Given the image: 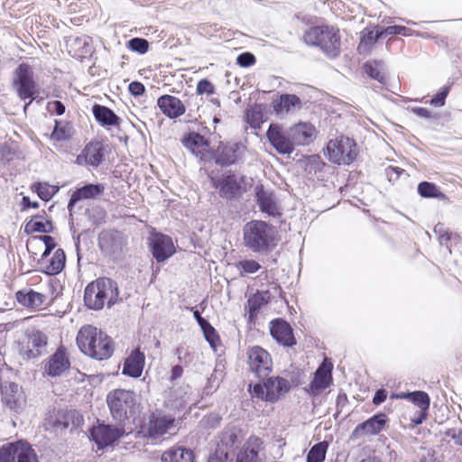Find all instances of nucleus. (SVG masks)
<instances>
[{
	"mask_svg": "<svg viewBox=\"0 0 462 462\" xmlns=\"http://www.w3.org/2000/svg\"><path fill=\"white\" fill-rule=\"evenodd\" d=\"M244 438L239 429L228 427L221 433L214 454L208 462H259L258 452L263 441L257 437H251L248 447L236 454Z\"/></svg>",
	"mask_w": 462,
	"mask_h": 462,
	"instance_id": "f257e3e1",
	"label": "nucleus"
},
{
	"mask_svg": "<svg viewBox=\"0 0 462 462\" xmlns=\"http://www.w3.org/2000/svg\"><path fill=\"white\" fill-rule=\"evenodd\" d=\"M243 243L254 254H267L277 245L276 228L263 220H251L244 226Z\"/></svg>",
	"mask_w": 462,
	"mask_h": 462,
	"instance_id": "f03ea898",
	"label": "nucleus"
},
{
	"mask_svg": "<svg viewBox=\"0 0 462 462\" xmlns=\"http://www.w3.org/2000/svg\"><path fill=\"white\" fill-rule=\"evenodd\" d=\"M77 344L81 352L97 360L107 359L114 353L112 338L91 325L84 326L79 329Z\"/></svg>",
	"mask_w": 462,
	"mask_h": 462,
	"instance_id": "7ed1b4c3",
	"label": "nucleus"
},
{
	"mask_svg": "<svg viewBox=\"0 0 462 462\" xmlns=\"http://www.w3.org/2000/svg\"><path fill=\"white\" fill-rule=\"evenodd\" d=\"M307 45L319 47L330 59L340 54L341 38L339 30L333 26L319 25L309 28L303 34Z\"/></svg>",
	"mask_w": 462,
	"mask_h": 462,
	"instance_id": "20e7f679",
	"label": "nucleus"
},
{
	"mask_svg": "<svg viewBox=\"0 0 462 462\" xmlns=\"http://www.w3.org/2000/svg\"><path fill=\"white\" fill-rule=\"evenodd\" d=\"M118 298V288L110 278L102 277L87 285L84 292L85 305L91 310H98L113 306Z\"/></svg>",
	"mask_w": 462,
	"mask_h": 462,
	"instance_id": "39448f33",
	"label": "nucleus"
},
{
	"mask_svg": "<svg viewBox=\"0 0 462 462\" xmlns=\"http://www.w3.org/2000/svg\"><path fill=\"white\" fill-rule=\"evenodd\" d=\"M133 391L125 389H116L108 393L106 402L110 410L112 418L123 422L134 412L136 399Z\"/></svg>",
	"mask_w": 462,
	"mask_h": 462,
	"instance_id": "423d86ee",
	"label": "nucleus"
},
{
	"mask_svg": "<svg viewBox=\"0 0 462 462\" xmlns=\"http://www.w3.org/2000/svg\"><path fill=\"white\" fill-rule=\"evenodd\" d=\"M13 85L20 99H31L23 106V111L26 113L32 101L35 99L38 95L37 83L33 79V69L29 64L21 63L16 68Z\"/></svg>",
	"mask_w": 462,
	"mask_h": 462,
	"instance_id": "0eeeda50",
	"label": "nucleus"
},
{
	"mask_svg": "<svg viewBox=\"0 0 462 462\" xmlns=\"http://www.w3.org/2000/svg\"><path fill=\"white\" fill-rule=\"evenodd\" d=\"M291 389V384L288 380L276 376L268 377L263 385L260 383L249 385V390L253 396L257 397L263 401L275 402L282 396L287 393Z\"/></svg>",
	"mask_w": 462,
	"mask_h": 462,
	"instance_id": "6e6552de",
	"label": "nucleus"
},
{
	"mask_svg": "<svg viewBox=\"0 0 462 462\" xmlns=\"http://www.w3.org/2000/svg\"><path fill=\"white\" fill-rule=\"evenodd\" d=\"M328 160L338 165H349L357 156L356 143L349 137L341 136L339 139L330 140L327 144Z\"/></svg>",
	"mask_w": 462,
	"mask_h": 462,
	"instance_id": "1a4fd4ad",
	"label": "nucleus"
},
{
	"mask_svg": "<svg viewBox=\"0 0 462 462\" xmlns=\"http://www.w3.org/2000/svg\"><path fill=\"white\" fill-rule=\"evenodd\" d=\"M0 462H38L32 446L23 440L0 446Z\"/></svg>",
	"mask_w": 462,
	"mask_h": 462,
	"instance_id": "9d476101",
	"label": "nucleus"
},
{
	"mask_svg": "<svg viewBox=\"0 0 462 462\" xmlns=\"http://www.w3.org/2000/svg\"><path fill=\"white\" fill-rule=\"evenodd\" d=\"M250 371L259 379H265L273 370L270 354L259 346H252L247 351Z\"/></svg>",
	"mask_w": 462,
	"mask_h": 462,
	"instance_id": "9b49d317",
	"label": "nucleus"
},
{
	"mask_svg": "<svg viewBox=\"0 0 462 462\" xmlns=\"http://www.w3.org/2000/svg\"><path fill=\"white\" fill-rule=\"evenodd\" d=\"M175 418L162 412H153L149 416L145 430V436L157 440L165 434H171L175 430Z\"/></svg>",
	"mask_w": 462,
	"mask_h": 462,
	"instance_id": "f8f14e48",
	"label": "nucleus"
},
{
	"mask_svg": "<svg viewBox=\"0 0 462 462\" xmlns=\"http://www.w3.org/2000/svg\"><path fill=\"white\" fill-rule=\"evenodd\" d=\"M125 434L123 426H112L104 422L93 426L90 435L98 449L113 445Z\"/></svg>",
	"mask_w": 462,
	"mask_h": 462,
	"instance_id": "ddd939ff",
	"label": "nucleus"
},
{
	"mask_svg": "<svg viewBox=\"0 0 462 462\" xmlns=\"http://www.w3.org/2000/svg\"><path fill=\"white\" fill-rule=\"evenodd\" d=\"M245 150L241 143H220L216 152L215 162L222 167L236 164L243 159Z\"/></svg>",
	"mask_w": 462,
	"mask_h": 462,
	"instance_id": "4468645a",
	"label": "nucleus"
},
{
	"mask_svg": "<svg viewBox=\"0 0 462 462\" xmlns=\"http://www.w3.org/2000/svg\"><path fill=\"white\" fill-rule=\"evenodd\" d=\"M209 178L212 186L218 189L221 198L232 199L239 193L241 184L235 173L228 172L219 177L210 175Z\"/></svg>",
	"mask_w": 462,
	"mask_h": 462,
	"instance_id": "2eb2a0df",
	"label": "nucleus"
},
{
	"mask_svg": "<svg viewBox=\"0 0 462 462\" xmlns=\"http://www.w3.org/2000/svg\"><path fill=\"white\" fill-rule=\"evenodd\" d=\"M266 136L273 147L281 154H291L294 151V145L291 142V134L288 131H283L276 124H271Z\"/></svg>",
	"mask_w": 462,
	"mask_h": 462,
	"instance_id": "dca6fc26",
	"label": "nucleus"
},
{
	"mask_svg": "<svg viewBox=\"0 0 462 462\" xmlns=\"http://www.w3.org/2000/svg\"><path fill=\"white\" fill-rule=\"evenodd\" d=\"M332 369V363L325 358L316 370L313 380L306 389L310 394L317 395L331 384Z\"/></svg>",
	"mask_w": 462,
	"mask_h": 462,
	"instance_id": "f3484780",
	"label": "nucleus"
},
{
	"mask_svg": "<svg viewBox=\"0 0 462 462\" xmlns=\"http://www.w3.org/2000/svg\"><path fill=\"white\" fill-rule=\"evenodd\" d=\"M150 240L151 253L158 263L164 262L175 253V246L171 236L156 233Z\"/></svg>",
	"mask_w": 462,
	"mask_h": 462,
	"instance_id": "a211bd4d",
	"label": "nucleus"
},
{
	"mask_svg": "<svg viewBox=\"0 0 462 462\" xmlns=\"http://www.w3.org/2000/svg\"><path fill=\"white\" fill-rule=\"evenodd\" d=\"M387 416L385 413L379 412L358 424L350 435V439H357L362 435H377L385 427L387 423Z\"/></svg>",
	"mask_w": 462,
	"mask_h": 462,
	"instance_id": "6ab92c4d",
	"label": "nucleus"
},
{
	"mask_svg": "<svg viewBox=\"0 0 462 462\" xmlns=\"http://www.w3.org/2000/svg\"><path fill=\"white\" fill-rule=\"evenodd\" d=\"M27 342L24 356L28 359L36 358L45 352L48 343L47 335L34 328H28L25 333Z\"/></svg>",
	"mask_w": 462,
	"mask_h": 462,
	"instance_id": "aec40b11",
	"label": "nucleus"
},
{
	"mask_svg": "<svg viewBox=\"0 0 462 462\" xmlns=\"http://www.w3.org/2000/svg\"><path fill=\"white\" fill-rule=\"evenodd\" d=\"M3 402L11 410L18 411L25 404V396L22 388L15 383L5 382L1 384Z\"/></svg>",
	"mask_w": 462,
	"mask_h": 462,
	"instance_id": "412c9836",
	"label": "nucleus"
},
{
	"mask_svg": "<svg viewBox=\"0 0 462 462\" xmlns=\"http://www.w3.org/2000/svg\"><path fill=\"white\" fill-rule=\"evenodd\" d=\"M270 333L273 339L284 346H292L296 344L292 328L282 319L271 321Z\"/></svg>",
	"mask_w": 462,
	"mask_h": 462,
	"instance_id": "4be33fe9",
	"label": "nucleus"
},
{
	"mask_svg": "<svg viewBox=\"0 0 462 462\" xmlns=\"http://www.w3.org/2000/svg\"><path fill=\"white\" fill-rule=\"evenodd\" d=\"M254 190L256 202L263 213L274 217H280L282 215L279 210L273 192L266 190L262 184L257 185Z\"/></svg>",
	"mask_w": 462,
	"mask_h": 462,
	"instance_id": "5701e85b",
	"label": "nucleus"
},
{
	"mask_svg": "<svg viewBox=\"0 0 462 462\" xmlns=\"http://www.w3.org/2000/svg\"><path fill=\"white\" fill-rule=\"evenodd\" d=\"M104 157L105 149L103 143L100 142H91L86 145L82 153L77 157V162L82 165V161H84L88 165L97 167L104 161Z\"/></svg>",
	"mask_w": 462,
	"mask_h": 462,
	"instance_id": "b1692460",
	"label": "nucleus"
},
{
	"mask_svg": "<svg viewBox=\"0 0 462 462\" xmlns=\"http://www.w3.org/2000/svg\"><path fill=\"white\" fill-rule=\"evenodd\" d=\"M105 189V185L101 183H89L84 185L81 188H78L70 196L69 201L68 203L69 211H71L73 207L79 200L96 199L102 195Z\"/></svg>",
	"mask_w": 462,
	"mask_h": 462,
	"instance_id": "393cba45",
	"label": "nucleus"
},
{
	"mask_svg": "<svg viewBox=\"0 0 462 462\" xmlns=\"http://www.w3.org/2000/svg\"><path fill=\"white\" fill-rule=\"evenodd\" d=\"M289 133L294 146L309 144L315 137V128L309 123L297 124L289 129Z\"/></svg>",
	"mask_w": 462,
	"mask_h": 462,
	"instance_id": "a878e982",
	"label": "nucleus"
},
{
	"mask_svg": "<svg viewBox=\"0 0 462 462\" xmlns=\"http://www.w3.org/2000/svg\"><path fill=\"white\" fill-rule=\"evenodd\" d=\"M157 105L162 112L169 118H177L182 116L185 111V106L176 97L171 95H163L157 100Z\"/></svg>",
	"mask_w": 462,
	"mask_h": 462,
	"instance_id": "bb28decb",
	"label": "nucleus"
},
{
	"mask_svg": "<svg viewBox=\"0 0 462 462\" xmlns=\"http://www.w3.org/2000/svg\"><path fill=\"white\" fill-rule=\"evenodd\" d=\"M69 365L70 363L66 356L65 349L59 347L45 365V372L50 376H58L69 369Z\"/></svg>",
	"mask_w": 462,
	"mask_h": 462,
	"instance_id": "cd10ccee",
	"label": "nucleus"
},
{
	"mask_svg": "<svg viewBox=\"0 0 462 462\" xmlns=\"http://www.w3.org/2000/svg\"><path fill=\"white\" fill-rule=\"evenodd\" d=\"M144 354L139 349L134 350L125 360L123 366V374L134 378L141 376L144 366Z\"/></svg>",
	"mask_w": 462,
	"mask_h": 462,
	"instance_id": "c85d7f7f",
	"label": "nucleus"
},
{
	"mask_svg": "<svg viewBox=\"0 0 462 462\" xmlns=\"http://www.w3.org/2000/svg\"><path fill=\"white\" fill-rule=\"evenodd\" d=\"M273 110L277 115L289 113L291 109H300V98L294 94H282L273 102Z\"/></svg>",
	"mask_w": 462,
	"mask_h": 462,
	"instance_id": "c756f323",
	"label": "nucleus"
},
{
	"mask_svg": "<svg viewBox=\"0 0 462 462\" xmlns=\"http://www.w3.org/2000/svg\"><path fill=\"white\" fill-rule=\"evenodd\" d=\"M98 241L102 250L113 254L121 251L125 244L122 234L117 231H108L102 233L99 236Z\"/></svg>",
	"mask_w": 462,
	"mask_h": 462,
	"instance_id": "7c9ffc66",
	"label": "nucleus"
},
{
	"mask_svg": "<svg viewBox=\"0 0 462 462\" xmlns=\"http://www.w3.org/2000/svg\"><path fill=\"white\" fill-rule=\"evenodd\" d=\"M92 113L97 122L102 126H118L121 122L120 117L106 106L95 104Z\"/></svg>",
	"mask_w": 462,
	"mask_h": 462,
	"instance_id": "2f4dec72",
	"label": "nucleus"
},
{
	"mask_svg": "<svg viewBox=\"0 0 462 462\" xmlns=\"http://www.w3.org/2000/svg\"><path fill=\"white\" fill-rule=\"evenodd\" d=\"M16 300L26 308L36 309L43 305L45 295L33 291L32 289L21 290L15 294Z\"/></svg>",
	"mask_w": 462,
	"mask_h": 462,
	"instance_id": "473e14b6",
	"label": "nucleus"
},
{
	"mask_svg": "<svg viewBox=\"0 0 462 462\" xmlns=\"http://www.w3.org/2000/svg\"><path fill=\"white\" fill-rule=\"evenodd\" d=\"M391 398L408 400L414 403L420 410H429L430 404L429 394L423 391L393 393L391 395Z\"/></svg>",
	"mask_w": 462,
	"mask_h": 462,
	"instance_id": "72a5a7b5",
	"label": "nucleus"
},
{
	"mask_svg": "<svg viewBox=\"0 0 462 462\" xmlns=\"http://www.w3.org/2000/svg\"><path fill=\"white\" fill-rule=\"evenodd\" d=\"M162 462H194L191 449L176 447L165 451L162 456Z\"/></svg>",
	"mask_w": 462,
	"mask_h": 462,
	"instance_id": "f704fd0d",
	"label": "nucleus"
},
{
	"mask_svg": "<svg viewBox=\"0 0 462 462\" xmlns=\"http://www.w3.org/2000/svg\"><path fill=\"white\" fill-rule=\"evenodd\" d=\"M268 300L269 292L267 291H257L247 300V305L249 309L248 321L252 322L256 319L258 311L261 310L263 306L268 303Z\"/></svg>",
	"mask_w": 462,
	"mask_h": 462,
	"instance_id": "c9c22d12",
	"label": "nucleus"
},
{
	"mask_svg": "<svg viewBox=\"0 0 462 462\" xmlns=\"http://www.w3.org/2000/svg\"><path fill=\"white\" fill-rule=\"evenodd\" d=\"M66 255L61 248L57 249L48 263L44 267V273L49 275H55L60 273L65 267Z\"/></svg>",
	"mask_w": 462,
	"mask_h": 462,
	"instance_id": "e433bc0d",
	"label": "nucleus"
},
{
	"mask_svg": "<svg viewBox=\"0 0 462 462\" xmlns=\"http://www.w3.org/2000/svg\"><path fill=\"white\" fill-rule=\"evenodd\" d=\"M365 73L381 84L386 81V67L384 62L381 60L367 61L364 65Z\"/></svg>",
	"mask_w": 462,
	"mask_h": 462,
	"instance_id": "4c0bfd02",
	"label": "nucleus"
},
{
	"mask_svg": "<svg viewBox=\"0 0 462 462\" xmlns=\"http://www.w3.org/2000/svg\"><path fill=\"white\" fill-rule=\"evenodd\" d=\"M42 217L36 215L28 221L24 226V232L27 234L32 233H51L53 232V226L50 220L43 221Z\"/></svg>",
	"mask_w": 462,
	"mask_h": 462,
	"instance_id": "58836bf2",
	"label": "nucleus"
},
{
	"mask_svg": "<svg viewBox=\"0 0 462 462\" xmlns=\"http://www.w3.org/2000/svg\"><path fill=\"white\" fill-rule=\"evenodd\" d=\"M383 37V30H377L374 33L373 30L365 28L362 32V35L360 38V42L357 47V50L360 53L369 51L374 44Z\"/></svg>",
	"mask_w": 462,
	"mask_h": 462,
	"instance_id": "ea45409f",
	"label": "nucleus"
},
{
	"mask_svg": "<svg viewBox=\"0 0 462 462\" xmlns=\"http://www.w3.org/2000/svg\"><path fill=\"white\" fill-rule=\"evenodd\" d=\"M417 189L419 195L422 198L438 199L439 200H446L448 199L440 189L433 182L421 181L419 183Z\"/></svg>",
	"mask_w": 462,
	"mask_h": 462,
	"instance_id": "a19ab883",
	"label": "nucleus"
},
{
	"mask_svg": "<svg viewBox=\"0 0 462 462\" xmlns=\"http://www.w3.org/2000/svg\"><path fill=\"white\" fill-rule=\"evenodd\" d=\"M183 145L189 150L192 153H199L201 148L208 145L205 138L198 133H189L182 139Z\"/></svg>",
	"mask_w": 462,
	"mask_h": 462,
	"instance_id": "79ce46f5",
	"label": "nucleus"
},
{
	"mask_svg": "<svg viewBox=\"0 0 462 462\" xmlns=\"http://www.w3.org/2000/svg\"><path fill=\"white\" fill-rule=\"evenodd\" d=\"M327 449L328 444L325 441L315 444L307 455V462H323Z\"/></svg>",
	"mask_w": 462,
	"mask_h": 462,
	"instance_id": "37998d69",
	"label": "nucleus"
},
{
	"mask_svg": "<svg viewBox=\"0 0 462 462\" xmlns=\"http://www.w3.org/2000/svg\"><path fill=\"white\" fill-rule=\"evenodd\" d=\"M32 190L35 191L41 199L49 201L58 191L55 187L46 183L35 182L32 186Z\"/></svg>",
	"mask_w": 462,
	"mask_h": 462,
	"instance_id": "c03bdc74",
	"label": "nucleus"
},
{
	"mask_svg": "<svg viewBox=\"0 0 462 462\" xmlns=\"http://www.w3.org/2000/svg\"><path fill=\"white\" fill-rule=\"evenodd\" d=\"M245 120L252 128L259 129L263 122V114L259 107L246 109Z\"/></svg>",
	"mask_w": 462,
	"mask_h": 462,
	"instance_id": "a18cd8bd",
	"label": "nucleus"
},
{
	"mask_svg": "<svg viewBox=\"0 0 462 462\" xmlns=\"http://www.w3.org/2000/svg\"><path fill=\"white\" fill-rule=\"evenodd\" d=\"M71 127L69 124L62 125L60 121H55V127L51 133V138L56 141H65L71 137Z\"/></svg>",
	"mask_w": 462,
	"mask_h": 462,
	"instance_id": "49530a36",
	"label": "nucleus"
},
{
	"mask_svg": "<svg viewBox=\"0 0 462 462\" xmlns=\"http://www.w3.org/2000/svg\"><path fill=\"white\" fill-rule=\"evenodd\" d=\"M236 268L240 271V275L253 274L261 269V264L253 259L239 261L236 263Z\"/></svg>",
	"mask_w": 462,
	"mask_h": 462,
	"instance_id": "de8ad7c7",
	"label": "nucleus"
},
{
	"mask_svg": "<svg viewBox=\"0 0 462 462\" xmlns=\"http://www.w3.org/2000/svg\"><path fill=\"white\" fill-rule=\"evenodd\" d=\"M128 48L140 54H144L148 51L149 42L143 38H133L127 42Z\"/></svg>",
	"mask_w": 462,
	"mask_h": 462,
	"instance_id": "09e8293b",
	"label": "nucleus"
},
{
	"mask_svg": "<svg viewBox=\"0 0 462 462\" xmlns=\"http://www.w3.org/2000/svg\"><path fill=\"white\" fill-rule=\"evenodd\" d=\"M200 328L203 331L205 339L208 342L211 347L215 348L217 342L219 341V337L214 327L209 322H208Z\"/></svg>",
	"mask_w": 462,
	"mask_h": 462,
	"instance_id": "8fccbe9b",
	"label": "nucleus"
},
{
	"mask_svg": "<svg viewBox=\"0 0 462 462\" xmlns=\"http://www.w3.org/2000/svg\"><path fill=\"white\" fill-rule=\"evenodd\" d=\"M34 239H39L42 241L45 245V250L42 255V262H43L44 259L47 258L51 254V251L55 248V240L51 236H34Z\"/></svg>",
	"mask_w": 462,
	"mask_h": 462,
	"instance_id": "3c124183",
	"label": "nucleus"
},
{
	"mask_svg": "<svg viewBox=\"0 0 462 462\" xmlns=\"http://www.w3.org/2000/svg\"><path fill=\"white\" fill-rule=\"evenodd\" d=\"M449 86H444L441 88L440 90L430 100V104L437 107L443 106L445 105L446 97L449 93Z\"/></svg>",
	"mask_w": 462,
	"mask_h": 462,
	"instance_id": "603ef678",
	"label": "nucleus"
},
{
	"mask_svg": "<svg viewBox=\"0 0 462 462\" xmlns=\"http://www.w3.org/2000/svg\"><path fill=\"white\" fill-rule=\"evenodd\" d=\"M383 36L384 35H403L408 36L411 34V29L407 28L402 25H391L385 28H383Z\"/></svg>",
	"mask_w": 462,
	"mask_h": 462,
	"instance_id": "864d4df0",
	"label": "nucleus"
},
{
	"mask_svg": "<svg viewBox=\"0 0 462 462\" xmlns=\"http://www.w3.org/2000/svg\"><path fill=\"white\" fill-rule=\"evenodd\" d=\"M215 90V86L207 79L199 80L197 85V93L199 95H212Z\"/></svg>",
	"mask_w": 462,
	"mask_h": 462,
	"instance_id": "5fc2aeb1",
	"label": "nucleus"
},
{
	"mask_svg": "<svg viewBox=\"0 0 462 462\" xmlns=\"http://www.w3.org/2000/svg\"><path fill=\"white\" fill-rule=\"evenodd\" d=\"M236 63L241 67L247 68L255 63V57L251 52H243L237 56Z\"/></svg>",
	"mask_w": 462,
	"mask_h": 462,
	"instance_id": "6e6d98bb",
	"label": "nucleus"
},
{
	"mask_svg": "<svg viewBox=\"0 0 462 462\" xmlns=\"http://www.w3.org/2000/svg\"><path fill=\"white\" fill-rule=\"evenodd\" d=\"M47 109L51 114L61 116L65 113V106L61 101L54 100L51 101L47 105Z\"/></svg>",
	"mask_w": 462,
	"mask_h": 462,
	"instance_id": "4d7b16f0",
	"label": "nucleus"
},
{
	"mask_svg": "<svg viewBox=\"0 0 462 462\" xmlns=\"http://www.w3.org/2000/svg\"><path fill=\"white\" fill-rule=\"evenodd\" d=\"M129 92L134 97L143 96L145 92V88L143 83L139 81H133L128 86Z\"/></svg>",
	"mask_w": 462,
	"mask_h": 462,
	"instance_id": "13d9d810",
	"label": "nucleus"
},
{
	"mask_svg": "<svg viewBox=\"0 0 462 462\" xmlns=\"http://www.w3.org/2000/svg\"><path fill=\"white\" fill-rule=\"evenodd\" d=\"M176 355L180 363L188 365L191 362L189 352L183 346H180L176 349Z\"/></svg>",
	"mask_w": 462,
	"mask_h": 462,
	"instance_id": "bf43d9fd",
	"label": "nucleus"
},
{
	"mask_svg": "<svg viewBox=\"0 0 462 462\" xmlns=\"http://www.w3.org/2000/svg\"><path fill=\"white\" fill-rule=\"evenodd\" d=\"M410 110L420 118L431 119L433 117L432 112L425 107L412 106L410 107Z\"/></svg>",
	"mask_w": 462,
	"mask_h": 462,
	"instance_id": "052dcab7",
	"label": "nucleus"
},
{
	"mask_svg": "<svg viewBox=\"0 0 462 462\" xmlns=\"http://www.w3.org/2000/svg\"><path fill=\"white\" fill-rule=\"evenodd\" d=\"M386 397H387V392L383 388L378 389L373 397V403L374 405H380L386 400Z\"/></svg>",
	"mask_w": 462,
	"mask_h": 462,
	"instance_id": "680f3d73",
	"label": "nucleus"
},
{
	"mask_svg": "<svg viewBox=\"0 0 462 462\" xmlns=\"http://www.w3.org/2000/svg\"><path fill=\"white\" fill-rule=\"evenodd\" d=\"M428 411L429 410H420L418 415L411 418V422L414 423L415 425H420L423 423V421L426 420L428 416Z\"/></svg>",
	"mask_w": 462,
	"mask_h": 462,
	"instance_id": "e2e57ef3",
	"label": "nucleus"
},
{
	"mask_svg": "<svg viewBox=\"0 0 462 462\" xmlns=\"http://www.w3.org/2000/svg\"><path fill=\"white\" fill-rule=\"evenodd\" d=\"M22 205H23V209H26V208H39V202L37 201H32L30 199L29 197L27 196H23V199H22Z\"/></svg>",
	"mask_w": 462,
	"mask_h": 462,
	"instance_id": "0e129e2a",
	"label": "nucleus"
},
{
	"mask_svg": "<svg viewBox=\"0 0 462 462\" xmlns=\"http://www.w3.org/2000/svg\"><path fill=\"white\" fill-rule=\"evenodd\" d=\"M183 374V367L180 365H176L171 369V379L177 380L181 377Z\"/></svg>",
	"mask_w": 462,
	"mask_h": 462,
	"instance_id": "69168bd1",
	"label": "nucleus"
},
{
	"mask_svg": "<svg viewBox=\"0 0 462 462\" xmlns=\"http://www.w3.org/2000/svg\"><path fill=\"white\" fill-rule=\"evenodd\" d=\"M191 310L193 312L194 319H196L200 328L205 326L208 322V319H204L201 316L200 312L198 310H193V308H191Z\"/></svg>",
	"mask_w": 462,
	"mask_h": 462,
	"instance_id": "338daca9",
	"label": "nucleus"
},
{
	"mask_svg": "<svg viewBox=\"0 0 462 462\" xmlns=\"http://www.w3.org/2000/svg\"><path fill=\"white\" fill-rule=\"evenodd\" d=\"M453 440L456 445L462 447V429H456Z\"/></svg>",
	"mask_w": 462,
	"mask_h": 462,
	"instance_id": "774afa93",
	"label": "nucleus"
}]
</instances>
